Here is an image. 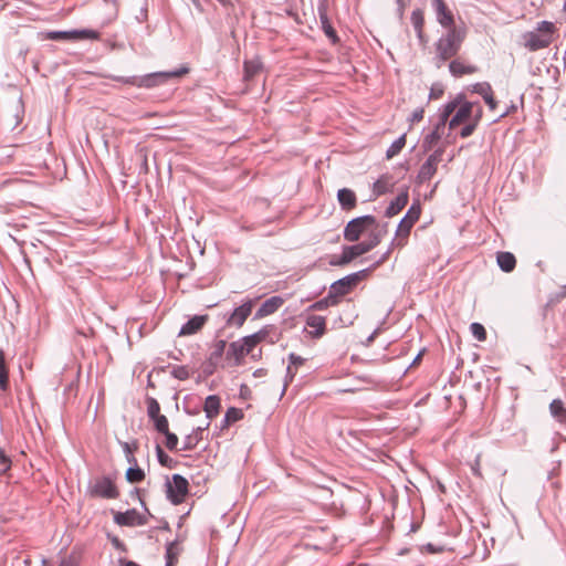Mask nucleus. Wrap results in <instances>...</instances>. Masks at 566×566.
Here are the masks:
<instances>
[{
  "instance_id": "nucleus-1",
  "label": "nucleus",
  "mask_w": 566,
  "mask_h": 566,
  "mask_svg": "<svg viewBox=\"0 0 566 566\" xmlns=\"http://www.w3.org/2000/svg\"><path fill=\"white\" fill-rule=\"evenodd\" d=\"M440 115L441 125L448 124L450 130L461 127L460 137L468 138L478 128L483 116V109L479 103L469 102L459 95L443 106Z\"/></svg>"
},
{
  "instance_id": "nucleus-2",
  "label": "nucleus",
  "mask_w": 566,
  "mask_h": 566,
  "mask_svg": "<svg viewBox=\"0 0 566 566\" xmlns=\"http://www.w3.org/2000/svg\"><path fill=\"white\" fill-rule=\"evenodd\" d=\"M467 36V30L460 28H451L436 43L437 56L441 61H447L458 54L462 42Z\"/></svg>"
},
{
  "instance_id": "nucleus-3",
  "label": "nucleus",
  "mask_w": 566,
  "mask_h": 566,
  "mask_svg": "<svg viewBox=\"0 0 566 566\" xmlns=\"http://www.w3.org/2000/svg\"><path fill=\"white\" fill-rule=\"evenodd\" d=\"M385 232V230L375 229L369 233L368 240L355 245L345 247L343 249L340 259L337 262H332V264L345 265L352 262L354 259L369 252L380 243Z\"/></svg>"
},
{
  "instance_id": "nucleus-4",
  "label": "nucleus",
  "mask_w": 566,
  "mask_h": 566,
  "mask_svg": "<svg viewBox=\"0 0 566 566\" xmlns=\"http://www.w3.org/2000/svg\"><path fill=\"white\" fill-rule=\"evenodd\" d=\"M188 73L187 67H181L177 71H170V72H156L151 74H147L142 77H130L128 80H125L124 82L126 84H130L137 87H145V88H153L159 85H163L167 81L171 78H179Z\"/></svg>"
},
{
  "instance_id": "nucleus-5",
  "label": "nucleus",
  "mask_w": 566,
  "mask_h": 566,
  "mask_svg": "<svg viewBox=\"0 0 566 566\" xmlns=\"http://www.w3.org/2000/svg\"><path fill=\"white\" fill-rule=\"evenodd\" d=\"M375 229L381 230L378 227L375 217H359L347 223L344 231V238L349 242H356L364 232L369 231L370 233Z\"/></svg>"
},
{
  "instance_id": "nucleus-6",
  "label": "nucleus",
  "mask_w": 566,
  "mask_h": 566,
  "mask_svg": "<svg viewBox=\"0 0 566 566\" xmlns=\"http://www.w3.org/2000/svg\"><path fill=\"white\" fill-rule=\"evenodd\" d=\"M255 347L248 336L230 343L226 352V358L232 366L242 365L244 357L253 352Z\"/></svg>"
},
{
  "instance_id": "nucleus-7",
  "label": "nucleus",
  "mask_w": 566,
  "mask_h": 566,
  "mask_svg": "<svg viewBox=\"0 0 566 566\" xmlns=\"http://www.w3.org/2000/svg\"><path fill=\"white\" fill-rule=\"evenodd\" d=\"M189 483L179 474H174L167 482V497L175 504H181L188 494Z\"/></svg>"
},
{
  "instance_id": "nucleus-8",
  "label": "nucleus",
  "mask_w": 566,
  "mask_h": 566,
  "mask_svg": "<svg viewBox=\"0 0 566 566\" xmlns=\"http://www.w3.org/2000/svg\"><path fill=\"white\" fill-rule=\"evenodd\" d=\"M88 493L92 497L116 499L119 493L109 478H99L91 485Z\"/></svg>"
},
{
  "instance_id": "nucleus-9",
  "label": "nucleus",
  "mask_w": 566,
  "mask_h": 566,
  "mask_svg": "<svg viewBox=\"0 0 566 566\" xmlns=\"http://www.w3.org/2000/svg\"><path fill=\"white\" fill-rule=\"evenodd\" d=\"M413 226V223L402 218V220L398 224L396 237L391 242V248L382 255V258L377 262V264H381L382 262H385L389 258V254L391 253L394 248H402L407 244L410 231Z\"/></svg>"
},
{
  "instance_id": "nucleus-10",
  "label": "nucleus",
  "mask_w": 566,
  "mask_h": 566,
  "mask_svg": "<svg viewBox=\"0 0 566 566\" xmlns=\"http://www.w3.org/2000/svg\"><path fill=\"white\" fill-rule=\"evenodd\" d=\"M114 522L119 526H143L148 523L146 515L140 514L137 510L132 509L126 512H117L114 514Z\"/></svg>"
},
{
  "instance_id": "nucleus-11",
  "label": "nucleus",
  "mask_w": 566,
  "mask_h": 566,
  "mask_svg": "<svg viewBox=\"0 0 566 566\" xmlns=\"http://www.w3.org/2000/svg\"><path fill=\"white\" fill-rule=\"evenodd\" d=\"M431 6L436 11L437 20L441 27L448 30L457 28L454 15L444 0H431Z\"/></svg>"
},
{
  "instance_id": "nucleus-12",
  "label": "nucleus",
  "mask_w": 566,
  "mask_h": 566,
  "mask_svg": "<svg viewBox=\"0 0 566 566\" xmlns=\"http://www.w3.org/2000/svg\"><path fill=\"white\" fill-rule=\"evenodd\" d=\"M153 421H154L156 430L159 433L164 434L166 438L165 447L170 451L176 450L179 440L175 433L169 431V423H168L167 417L161 415V416L153 419Z\"/></svg>"
},
{
  "instance_id": "nucleus-13",
  "label": "nucleus",
  "mask_w": 566,
  "mask_h": 566,
  "mask_svg": "<svg viewBox=\"0 0 566 566\" xmlns=\"http://www.w3.org/2000/svg\"><path fill=\"white\" fill-rule=\"evenodd\" d=\"M359 280V273L350 274L334 282L331 291L340 298L347 295L358 284Z\"/></svg>"
},
{
  "instance_id": "nucleus-14",
  "label": "nucleus",
  "mask_w": 566,
  "mask_h": 566,
  "mask_svg": "<svg viewBox=\"0 0 566 566\" xmlns=\"http://www.w3.org/2000/svg\"><path fill=\"white\" fill-rule=\"evenodd\" d=\"M524 45L530 51H538L549 46L553 42V39L548 35H541L536 32H527L523 35Z\"/></svg>"
},
{
  "instance_id": "nucleus-15",
  "label": "nucleus",
  "mask_w": 566,
  "mask_h": 566,
  "mask_svg": "<svg viewBox=\"0 0 566 566\" xmlns=\"http://www.w3.org/2000/svg\"><path fill=\"white\" fill-rule=\"evenodd\" d=\"M253 308V302L248 301L241 306L237 307L227 321L229 326L241 327L247 318L250 316Z\"/></svg>"
},
{
  "instance_id": "nucleus-16",
  "label": "nucleus",
  "mask_w": 566,
  "mask_h": 566,
  "mask_svg": "<svg viewBox=\"0 0 566 566\" xmlns=\"http://www.w3.org/2000/svg\"><path fill=\"white\" fill-rule=\"evenodd\" d=\"M284 304V298L281 296H272L268 298L256 311L255 317L262 318L276 312Z\"/></svg>"
},
{
  "instance_id": "nucleus-17",
  "label": "nucleus",
  "mask_w": 566,
  "mask_h": 566,
  "mask_svg": "<svg viewBox=\"0 0 566 566\" xmlns=\"http://www.w3.org/2000/svg\"><path fill=\"white\" fill-rule=\"evenodd\" d=\"M98 34L92 30L73 31V32H51L48 38L51 40L62 39H97Z\"/></svg>"
},
{
  "instance_id": "nucleus-18",
  "label": "nucleus",
  "mask_w": 566,
  "mask_h": 566,
  "mask_svg": "<svg viewBox=\"0 0 566 566\" xmlns=\"http://www.w3.org/2000/svg\"><path fill=\"white\" fill-rule=\"evenodd\" d=\"M207 321V315L193 316L181 327L179 336H189L196 334L203 327Z\"/></svg>"
},
{
  "instance_id": "nucleus-19",
  "label": "nucleus",
  "mask_w": 566,
  "mask_h": 566,
  "mask_svg": "<svg viewBox=\"0 0 566 566\" xmlns=\"http://www.w3.org/2000/svg\"><path fill=\"white\" fill-rule=\"evenodd\" d=\"M409 196L408 191L405 190L399 193L394 201L386 209L385 216L387 218H392L397 216L408 203Z\"/></svg>"
},
{
  "instance_id": "nucleus-20",
  "label": "nucleus",
  "mask_w": 566,
  "mask_h": 566,
  "mask_svg": "<svg viewBox=\"0 0 566 566\" xmlns=\"http://www.w3.org/2000/svg\"><path fill=\"white\" fill-rule=\"evenodd\" d=\"M474 92H476L483 97L485 104L489 106L491 111H494L496 108L497 102L494 97L493 90L489 83L476 84L474 86Z\"/></svg>"
},
{
  "instance_id": "nucleus-21",
  "label": "nucleus",
  "mask_w": 566,
  "mask_h": 566,
  "mask_svg": "<svg viewBox=\"0 0 566 566\" xmlns=\"http://www.w3.org/2000/svg\"><path fill=\"white\" fill-rule=\"evenodd\" d=\"M306 325L312 328L310 334L313 337H321L326 331V321L319 315H308L306 318Z\"/></svg>"
},
{
  "instance_id": "nucleus-22",
  "label": "nucleus",
  "mask_w": 566,
  "mask_h": 566,
  "mask_svg": "<svg viewBox=\"0 0 566 566\" xmlns=\"http://www.w3.org/2000/svg\"><path fill=\"white\" fill-rule=\"evenodd\" d=\"M450 72L454 76L471 75L478 72V67L472 64H468L461 60H453L449 65Z\"/></svg>"
},
{
  "instance_id": "nucleus-23",
  "label": "nucleus",
  "mask_w": 566,
  "mask_h": 566,
  "mask_svg": "<svg viewBox=\"0 0 566 566\" xmlns=\"http://www.w3.org/2000/svg\"><path fill=\"white\" fill-rule=\"evenodd\" d=\"M337 199L344 210H352L356 207L357 198L353 190L343 188L338 190Z\"/></svg>"
},
{
  "instance_id": "nucleus-24",
  "label": "nucleus",
  "mask_w": 566,
  "mask_h": 566,
  "mask_svg": "<svg viewBox=\"0 0 566 566\" xmlns=\"http://www.w3.org/2000/svg\"><path fill=\"white\" fill-rule=\"evenodd\" d=\"M274 331L273 326H264L256 333L249 335L248 338L253 344L254 347H256L259 344L263 342H269L271 344H274L276 339H274L271 334Z\"/></svg>"
},
{
  "instance_id": "nucleus-25",
  "label": "nucleus",
  "mask_w": 566,
  "mask_h": 566,
  "mask_svg": "<svg viewBox=\"0 0 566 566\" xmlns=\"http://www.w3.org/2000/svg\"><path fill=\"white\" fill-rule=\"evenodd\" d=\"M395 186L392 177L389 175H382L373 187L374 195L376 197L382 196L390 192Z\"/></svg>"
},
{
  "instance_id": "nucleus-26",
  "label": "nucleus",
  "mask_w": 566,
  "mask_h": 566,
  "mask_svg": "<svg viewBox=\"0 0 566 566\" xmlns=\"http://www.w3.org/2000/svg\"><path fill=\"white\" fill-rule=\"evenodd\" d=\"M496 262L500 269L506 273L512 272L516 266V259L511 252H497Z\"/></svg>"
},
{
  "instance_id": "nucleus-27",
  "label": "nucleus",
  "mask_w": 566,
  "mask_h": 566,
  "mask_svg": "<svg viewBox=\"0 0 566 566\" xmlns=\"http://www.w3.org/2000/svg\"><path fill=\"white\" fill-rule=\"evenodd\" d=\"M220 398L216 395L208 396L205 401L203 410L209 420L216 418L220 411Z\"/></svg>"
},
{
  "instance_id": "nucleus-28",
  "label": "nucleus",
  "mask_w": 566,
  "mask_h": 566,
  "mask_svg": "<svg viewBox=\"0 0 566 566\" xmlns=\"http://www.w3.org/2000/svg\"><path fill=\"white\" fill-rule=\"evenodd\" d=\"M411 23L417 32L420 41L424 42L423 27H424V12L422 9H415L411 13Z\"/></svg>"
},
{
  "instance_id": "nucleus-29",
  "label": "nucleus",
  "mask_w": 566,
  "mask_h": 566,
  "mask_svg": "<svg viewBox=\"0 0 566 566\" xmlns=\"http://www.w3.org/2000/svg\"><path fill=\"white\" fill-rule=\"evenodd\" d=\"M551 415L559 422L566 423V408L560 399H554L549 405Z\"/></svg>"
},
{
  "instance_id": "nucleus-30",
  "label": "nucleus",
  "mask_w": 566,
  "mask_h": 566,
  "mask_svg": "<svg viewBox=\"0 0 566 566\" xmlns=\"http://www.w3.org/2000/svg\"><path fill=\"white\" fill-rule=\"evenodd\" d=\"M0 388L6 391L9 388V368L6 360V354L0 348Z\"/></svg>"
},
{
  "instance_id": "nucleus-31",
  "label": "nucleus",
  "mask_w": 566,
  "mask_h": 566,
  "mask_svg": "<svg viewBox=\"0 0 566 566\" xmlns=\"http://www.w3.org/2000/svg\"><path fill=\"white\" fill-rule=\"evenodd\" d=\"M262 69V64L259 60L245 61L243 64L244 80H252Z\"/></svg>"
},
{
  "instance_id": "nucleus-32",
  "label": "nucleus",
  "mask_w": 566,
  "mask_h": 566,
  "mask_svg": "<svg viewBox=\"0 0 566 566\" xmlns=\"http://www.w3.org/2000/svg\"><path fill=\"white\" fill-rule=\"evenodd\" d=\"M444 126L446 125H441V118H440L439 123L437 124L434 129L426 136L424 144L429 148H432L433 146H436L438 144V142L441 139L442 130H443Z\"/></svg>"
},
{
  "instance_id": "nucleus-33",
  "label": "nucleus",
  "mask_w": 566,
  "mask_h": 566,
  "mask_svg": "<svg viewBox=\"0 0 566 566\" xmlns=\"http://www.w3.org/2000/svg\"><path fill=\"white\" fill-rule=\"evenodd\" d=\"M179 555H180L179 545L176 542L170 543L166 549V559H167L166 566H176L178 563V559H179Z\"/></svg>"
},
{
  "instance_id": "nucleus-34",
  "label": "nucleus",
  "mask_w": 566,
  "mask_h": 566,
  "mask_svg": "<svg viewBox=\"0 0 566 566\" xmlns=\"http://www.w3.org/2000/svg\"><path fill=\"white\" fill-rule=\"evenodd\" d=\"M120 446L126 453V458L129 464L136 465L137 460L134 455V452H136L139 448L138 441L134 440L132 442H120Z\"/></svg>"
},
{
  "instance_id": "nucleus-35",
  "label": "nucleus",
  "mask_w": 566,
  "mask_h": 566,
  "mask_svg": "<svg viewBox=\"0 0 566 566\" xmlns=\"http://www.w3.org/2000/svg\"><path fill=\"white\" fill-rule=\"evenodd\" d=\"M305 359L301 356H297L295 354L290 355V364L287 366V377L290 378V381L294 378L296 375L297 368L302 365H304Z\"/></svg>"
},
{
  "instance_id": "nucleus-36",
  "label": "nucleus",
  "mask_w": 566,
  "mask_h": 566,
  "mask_svg": "<svg viewBox=\"0 0 566 566\" xmlns=\"http://www.w3.org/2000/svg\"><path fill=\"white\" fill-rule=\"evenodd\" d=\"M209 422L206 423V427H198L195 431V433H191L189 434L186 440H185V444H184V450H192L198 441L200 440V437H198V433L201 432L202 430L207 429L209 427Z\"/></svg>"
},
{
  "instance_id": "nucleus-37",
  "label": "nucleus",
  "mask_w": 566,
  "mask_h": 566,
  "mask_svg": "<svg viewBox=\"0 0 566 566\" xmlns=\"http://www.w3.org/2000/svg\"><path fill=\"white\" fill-rule=\"evenodd\" d=\"M126 479L130 483H139L145 479V472L136 464L126 471Z\"/></svg>"
},
{
  "instance_id": "nucleus-38",
  "label": "nucleus",
  "mask_w": 566,
  "mask_h": 566,
  "mask_svg": "<svg viewBox=\"0 0 566 566\" xmlns=\"http://www.w3.org/2000/svg\"><path fill=\"white\" fill-rule=\"evenodd\" d=\"M226 347H227L226 340L220 339V340L216 342L212 347V352L210 354V360L216 364L224 354Z\"/></svg>"
},
{
  "instance_id": "nucleus-39",
  "label": "nucleus",
  "mask_w": 566,
  "mask_h": 566,
  "mask_svg": "<svg viewBox=\"0 0 566 566\" xmlns=\"http://www.w3.org/2000/svg\"><path fill=\"white\" fill-rule=\"evenodd\" d=\"M436 170V159L432 156H430L428 160L422 165L420 176L422 178H431Z\"/></svg>"
},
{
  "instance_id": "nucleus-40",
  "label": "nucleus",
  "mask_w": 566,
  "mask_h": 566,
  "mask_svg": "<svg viewBox=\"0 0 566 566\" xmlns=\"http://www.w3.org/2000/svg\"><path fill=\"white\" fill-rule=\"evenodd\" d=\"M406 145V136H400L397 140H395L387 150V158H392L396 156Z\"/></svg>"
},
{
  "instance_id": "nucleus-41",
  "label": "nucleus",
  "mask_w": 566,
  "mask_h": 566,
  "mask_svg": "<svg viewBox=\"0 0 566 566\" xmlns=\"http://www.w3.org/2000/svg\"><path fill=\"white\" fill-rule=\"evenodd\" d=\"M420 214H421V207L419 203H412V206L409 208V210L407 211L406 216L403 217V219H406L407 221H410L411 223H416L419 218H420Z\"/></svg>"
},
{
  "instance_id": "nucleus-42",
  "label": "nucleus",
  "mask_w": 566,
  "mask_h": 566,
  "mask_svg": "<svg viewBox=\"0 0 566 566\" xmlns=\"http://www.w3.org/2000/svg\"><path fill=\"white\" fill-rule=\"evenodd\" d=\"M243 412L238 408H229L226 412L224 421L227 424L233 423L242 419Z\"/></svg>"
},
{
  "instance_id": "nucleus-43",
  "label": "nucleus",
  "mask_w": 566,
  "mask_h": 566,
  "mask_svg": "<svg viewBox=\"0 0 566 566\" xmlns=\"http://www.w3.org/2000/svg\"><path fill=\"white\" fill-rule=\"evenodd\" d=\"M470 331L479 342H484L486 339V331L482 324L472 323L470 326Z\"/></svg>"
},
{
  "instance_id": "nucleus-44",
  "label": "nucleus",
  "mask_w": 566,
  "mask_h": 566,
  "mask_svg": "<svg viewBox=\"0 0 566 566\" xmlns=\"http://www.w3.org/2000/svg\"><path fill=\"white\" fill-rule=\"evenodd\" d=\"M147 411H148V416L151 420L161 416L160 415V406L155 398H149L147 400Z\"/></svg>"
},
{
  "instance_id": "nucleus-45",
  "label": "nucleus",
  "mask_w": 566,
  "mask_h": 566,
  "mask_svg": "<svg viewBox=\"0 0 566 566\" xmlns=\"http://www.w3.org/2000/svg\"><path fill=\"white\" fill-rule=\"evenodd\" d=\"M537 32L542 33L541 35H548L552 38V34L555 32L556 28L553 22L542 21L537 24Z\"/></svg>"
},
{
  "instance_id": "nucleus-46",
  "label": "nucleus",
  "mask_w": 566,
  "mask_h": 566,
  "mask_svg": "<svg viewBox=\"0 0 566 566\" xmlns=\"http://www.w3.org/2000/svg\"><path fill=\"white\" fill-rule=\"evenodd\" d=\"M156 452L158 457V461L161 465L171 468L172 459L164 452L160 446L156 447Z\"/></svg>"
},
{
  "instance_id": "nucleus-47",
  "label": "nucleus",
  "mask_w": 566,
  "mask_h": 566,
  "mask_svg": "<svg viewBox=\"0 0 566 566\" xmlns=\"http://www.w3.org/2000/svg\"><path fill=\"white\" fill-rule=\"evenodd\" d=\"M11 468V460L4 451L0 450V474L6 473Z\"/></svg>"
},
{
  "instance_id": "nucleus-48",
  "label": "nucleus",
  "mask_w": 566,
  "mask_h": 566,
  "mask_svg": "<svg viewBox=\"0 0 566 566\" xmlns=\"http://www.w3.org/2000/svg\"><path fill=\"white\" fill-rule=\"evenodd\" d=\"M171 374L174 377L180 380H185L189 377V370L184 366L175 367Z\"/></svg>"
},
{
  "instance_id": "nucleus-49",
  "label": "nucleus",
  "mask_w": 566,
  "mask_h": 566,
  "mask_svg": "<svg viewBox=\"0 0 566 566\" xmlns=\"http://www.w3.org/2000/svg\"><path fill=\"white\" fill-rule=\"evenodd\" d=\"M481 459H482V454L479 453L475 458V460L473 461V463H471V470H472V473L478 476V478H482V471H481Z\"/></svg>"
},
{
  "instance_id": "nucleus-50",
  "label": "nucleus",
  "mask_w": 566,
  "mask_h": 566,
  "mask_svg": "<svg viewBox=\"0 0 566 566\" xmlns=\"http://www.w3.org/2000/svg\"><path fill=\"white\" fill-rule=\"evenodd\" d=\"M322 23H323V29H324V32L325 34L333 39V40H336V32L335 30L332 28V25L327 22V20L325 18L322 17Z\"/></svg>"
},
{
  "instance_id": "nucleus-51",
  "label": "nucleus",
  "mask_w": 566,
  "mask_h": 566,
  "mask_svg": "<svg viewBox=\"0 0 566 566\" xmlns=\"http://www.w3.org/2000/svg\"><path fill=\"white\" fill-rule=\"evenodd\" d=\"M324 301L326 302V304H327V305H328V307H329V306H336V305L339 303L340 298H339L338 296H336V295H335V294L329 290V292H328L327 296H326V297H324Z\"/></svg>"
},
{
  "instance_id": "nucleus-52",
  "label": "nucleus",
  "mask_w": 566,
  "mask_h": 566,
  "mask_svg": "<svg viewBox=\"0 0 566 566\" xmlns=\"http://www.w3.org/2000/svg\"><path fill=\"white\" fill-rule=\"evenodd\" d=\"M328 308V305L326 304V302L324 301V298L315 302L314 304L311 305V310H314V311H324V310H327Z\"/></svg>"
},
{
  "instance_id": "nucleus-53",
  "label": "nucleus",
  "mask_w": 566,
  "mask_h": 566,
  "mask_svg": "<svg viewBox=\"0 0 566 566\" xmlns=\"http://www.w3.org/2000/svg\"><path fill=\"white\" fill-rule=\"evenodd\" d=\"M423 114H424V111L423 108H418L416 109L412 115H411V122L412 123H416V122H420L422 120L423 118Z\"/></svg>"
},
{
  "instance_id": "nucleus-54",
  "label": "nucleus",
  "mask_w": 566,
  "mask_h": 566,
  "mask_svg": "<svg viewBox=\"0 0 566 566\" xmlns=\"http://www.w3.org/2000/svg\"><path fill=\"white\" fill-rule=\"evenodd\" d=\"M443 94V91L442 90H436V88H431V92H430V98L431 99H438L441 97V95Z\"/></svg>"
},
{
  "instance_id": "nucleus-55",
  "label": "nucleus",
  "mask_w": 566,
  "mask_h": 566,
  "mask_svg": "<svg viewBox=\"0 0 566 566\" xmlns=\"http://www.w3.org/2000/svg\"><path fill=\"white\" fill-rule=\"evenodd\" d=\"M122 563L124 564V566H139L137 563L133 560H122Z\"/></svg>"
},
{
  "instance_id": "nucleus-56",
  "label": "nucleus",
  "mask_w": 566,
  "mask_h": 566,
  "mask_svg": "<svg viewBox=\"0 0 566 566\" xmlns=\"http://www.w3.org/2000/svg\"><path fill=\"white\" fill-rule=\"evenodd\" d=\"M560 297H566V285L562 286V290L559 292Z\"/></svg>"
},
{
  "instance_id": "nucleus-57",
  "label": "nucleus",
  "mask_w": 566,
  "mask_h": 566,
  "mask_svg": "<svg viewBox=\"0 0 566 566\" xmlns=\"http://www.w3.org/2000/svg\"><path fill=\"white\" fill-rule=\"evenodd\" d=\"M218 1H219L220 3H222V4H224V6L229 4V2H230L229 0H218Z\"/></svg>"
},
{
  "instance_id": "nucleus-58",
  "label": "nucleus",
  "mask_w": 566,
  "mask_h": 566,
  "mask_svg": "<svg viewBox=\"0 0 566 566\" xmlns=\"http://www.w3.org/2000/svg\"><path fill=\"white\" fill-rule=\"evenodd\" d=\"M113 543L115 546H117V547L119 546V541L117 538H115Z\"/></svg>"
},
{
  "instance_id": "nucleus-59",
  "label": "nucleus",
  "mask_w": 566,
  "mask_h": 566,
  "mask_svg": "<svg viewBox=\"0 0 566 566\" xmlns=\"http://www.w3.org/2000/svg\"><path fill=\"white\" fill-rule=\"evenodd\" d=\"M564 10L566 11V0H565V4H564Z\"/></svg>"
}]
</instances>
